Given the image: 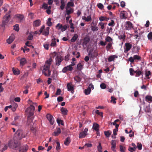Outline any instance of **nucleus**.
I'll return each mask as SVG.
<instances>
[{
    "label": "nucleus",
    "mask_w": 152,
    "mask_h": 152,
    "mask_svg": "<svg viewBox=\"0 0 152 152\" xmlns=\"http://www.w3.org/2000/svg\"><path fill=\"white\" fill-rule=\"evenodd\" d=\"M35 110V107L32 104L27 107L26 110V112L28 114L27 116V121L26 124L29 126L33 121L34 118V114Z\"/></svg>",
    "instance_id": "f257e3e1"
},
{
    "label": "nucleus",
    "mask_w": 152,
    "mask_h": 152,
    "mask_svg": "<svg viewBox=\"0 0 152 152\" xmlns=\"http://www.w3.org/2000/svg\"><path fill=\"white\" fill-rule=\"evenodd\" d=\"M52 61V60L50 58L47 60L45 63L42 72L45 76L49 77L50 75L51 71L50 70V68Z\"/></svg>",
    "instance_id": "f03ea898"
},
{
    "label": "nucleus",
    "mask_w": 152,
    "mask_h": 152,
    "mask_svg": "<svg viewBox=\"0 0 152 152\" xmlns=\"http://www.w3.org/2000/svg\"><path fill=\"white\" fill-rule=\"evenodd\" d=\"M20 145V143L17 141L14 140H11L9 141V146L12 149L16 148Z\"/></svg>",
    "instance_id": "7ed1b4c3"
},
{
    "label": "nucleus",
    "mask_w": 152,
    "mask_h": 152,
    "mask_svg": "<svg viewBox=\"0 0 152 152\" xmlns=\"http://www.w3.org/2000/svg\"><path fill=\"white\" fill-rule=\"evenodd\" d=\"M10 15L6 14L3 18L2 24L1 25L2 27H4L8 23L10 19Z\"/></svg>",
    "instance_id": "20e7f679"
},
{
    "label": "nucleus",
    "mask_w": 152,
    "mask_h": 152,
    "mask_svg": "<svg viewBox=\"0 0 152 152\" xmlns=\"http://www.w3.org/2000/svg\"><path fill=\"white\" fill-rule=\"evenodd\" d=\"M14 18L17 20V22L20 23L24 19V17L23 15L18 14L15 15Z\"/></svg>",
    "instance_id": "39448f33"
},
{
    "label": "nucleus",
    "mask_w": 152,
    "mask_h": 152,
    "mask_svg": "<svg viewBox=\"0 0 152 152\" xmlns=\"http://www.w3.org/2000/svg\"><path fill=\"white\" fill-rule=\"evenodd\" d=\"M116 35L118 36V39L120 40H122L123 41H124L126 38L125 32L122 31H120L118 34H116Z\"/></svg>",
    "instance_id": "423d86ee"
},
{
    "label": "nucleus",
    "mask_w": 152,
    "mask_h": 152,
    "mask_svg": "<svg viewBox=\"0 0 152 152\" xmlns=\"http://www.w3.org/2000/svg\"><path fill=\"white\" fill-rule=\"evenodd\" d=\"M125 28L126 29L129 30L133 28V26L131 22L126 21L125 25Z\"/></svg>",
    "instance_id": "0eeeda50"
},
{
    "label": "nucleus",
    "mask_w": 152,
    "mask_h": 152,
    "mask_svg": "<svg viewBox=\"0 0 152 152\" xmlns=\"http://www.w3.org/2000/svg\"><path fill=\"white\" fill-rule=\"evenodd\" d=\"M18 147H19V152H26L28 149V147L26 145L21 146L20 144V145Z\"/></svg>",
    "instance_id": "6e6552de"
},
{
    "label": "nucleus",
    "mask_w": 152,
    "mask_h": 152,
    "mask_svg": "<svg viewBox=\"0 0 152 152\" xmlns=\"http://www.w3.org/2000/svg\"><path fill=\"white\" fill-rule=\"evenodd\" d=\"M56 64L59 66L60 64L61 63L63 60V58L61 56H57L55 58Z\"/></svg>",
    "instance_id": "1a4fd4ad"
},
{
    "label": "nucleus",
    "mask_w": 152,
    "mask_h": 152,
    "mask_svg": "<svg viewBox=\"0 0 152 152\" xmlns=\"http://www.w3.org/2000/svg\"><path fill=\"white\" fill-rule=\"evenodd\" d=\"M125 48H124V52L127 53L132 48V45L129 43H126L125 44Z\"/></svg>",
    "instance_id": "9d476101"
},
{
    "label": "nucleus",
    "mask_w": 152,
    "mask_h": 152,
    "mask_svg": "<svg viewBox=\"0 0 152 152\" xmlns=\"http://www.w3.org/2000/svg\"><path fill=\"white\" fill-rule=\"evenodd\" d=\"M67 87L68 91H71L73 94L74 92V86L72 85V83H68L67 85Z\"/></svg>",
    "instance_id": "9b49d317"
},
{
    "label": "nucleus",
    "mask_w": 152,
    "mask_h": 152,
    "mask_svg": "<svg viewBox=\"0 0 152 152\" xmlns=\"http://www.w3.org/2000/svg\"><path fill=\"white\" fill-rule=\"evenodd\" d=\"M46 117L47 119L49 121L50 124L52 125H53L54 121L53 116L50 114H48L46 115Z\"/></svg>",
    "instance_id": "f8f14e48"
},
{
    "label": "nucleus",
    "mask_w": 152,
    "mask_h": 152,
    "mask_svg": "<svg viewBox=\"0 0 152 152\" xmlns=\"http://www.w3.org/2000/svg\"><path fill=\"white\" fill-rule=\"evenodd\" d=\"M73 69V68L72 65H69V66L64 67L62 71L63 72L65 73L67 71H71Z\"/></svg>",
    "instance_id": "ddd939ff"
},
{
    "label": "nucleus",
    "mask_w": 152,
    "mask_h": 152,
    "mask_svg": "<svg viewBox=\"0 0 152 152\" xmlns=\"http://www.w3.org/2000/svg\"><path fill=\"white\" fill-rule=\"evenodd\" d=\"M16 133L20 139H21L25 137V135L22 134V132L20 130H18Z\"/></svg>",
    "instance_id": "4468645a"
},
{
    "label": "nucleus",
    "mask_w": 152,
    "mask_h": 152,
    "mask_svg": "<svg viewBox=\"0 0 152 152\" xmlns=\"http://www.w3.org/2000/svg\"><path fill=\"white\" fill-rule=\"evenodd\" d=\"M111 144L112 145V150L113 151H115V148H116V141L115 140H112L111 142Z\"/></svg>",
    "instance_id": "2eb2a0df"
},
{
    "label": "nucleus",
    "mask_w": 152,
    "mask_h": 152,
    "mask_svg": "<svg viewBox=\"0 0 152 152\" xmlns=\"http://www.w3.org/2000/svg\"><path fill=\"white\" fill-rule=\"evenodd\" d=\"M126 12L125 11H121L120 13V16L121 19H126L127 18L126 15Z\"/></svg>",
    "instance_id": "dca6fc26"
},
{
    "label": "nucleus",
    "mask_w": 152,
    "mask_h": 152,
    "mask_svg": "<svg viewBox=\"0 0 152 152\" xmlns=\"http://www.w3.org/2000/svg\"><path fill=\"white\" fill-rule=\"evenodd\" d=\"M90 40V39L88 37H85L83 39V42L82 44L83 46L84 47V45L86 46Z\"/></svg>",
    "instance_id": "f3484780"
},
{
    "label": "nucleus",
    "mask_w": 152,
    "mask_h": 152,
    "mask_svg": "<svg viewBox=\"0 0 152 152\" xmlns=\"http://www.w3.org/2000/svg\"><path fill=\"white\" fill-rule=\"evenodd\" d=\"M82 19L84 20L85 21L89 22L91 20V15L88 16L87 17L83 16L82 18Z\"/></svg>",
    "instance_id": "a211bd4d"
},
{
    "label": "nucleus",
    "mask_w": 152,
    "mask_h": 152,
    "mask_svg": "<svg viewBox=\"0 0 152 152\" xmlns=\"http://www.w3.org/2000/svg\"><path fill=\"white\" fill-rule=\"evenodd\" d=\"M118 56L116 55H111L108 58V60L109 62L113 61L115 58H117Z\"/></svg>",
    "instance_id": "6ab92c4d"
},
{
    "label": "nucleus",
    "mask_w": 152,
    "mask_h": 152,
    "mask_svg": "<svg viewBox=\"0 0 152 152\" xmlns=\"http://www.w3.org/2000/svg\"><path fill=\"white\" fill-rule=\"evenodd\" d=\"M40 21L39 20H37L34 22L33 25L35 27H37L40 25Z\"/></svg>",
    "instance_id": "aec40b11"
},
{
    "label": "nucleus",
    "mask_w": 152,
    "mask_h": 152,
    "mask_svg": "<svg viewBox=\"0 0 152 152\" xmlns=\"http://www.w3.org/2000/svg\"><path fill=\"white\" fill-rule=\"evenodd\" d=\"M49 29L50 28L49 27H47L46 29L44 30L43 32H42V34L45 36H47L48 35L49 33Z\"/></svg>",
    "instance_id": "412c9836"
},
{
    "label": "nucleus",
    "mask_w": 152,
    "mask_h": 152,
    "mask_svg": "<svg viewBox=\"0 0 152 152\" xmlns=\"http://www.w3.org/2000/svg\"><path fill=\"white\" fill-rule=\"evenodd\" d=\"M83 68V65L81 63H78L77 66V70L80 71Z\"/></svg>",
    "instance_id": "4be33fe9"
},
{
    "label": "nucleus",
    "mask_w": 152,
    "mask_h": 152,
    "mask_svg": "<svg viewBox=\"0 0 152 152\" xmlns=\"http://www.w3.org/2000/svg\"><path fill=\"white\" fill-rule=\"evenodd\" d=\"M12 71L15 75H18L20 74V71L18 69H15L13 67L12 69Z\"/></svg>",
    "instance_id": "5701e85b"
},
{
    "label": "nucleus",
    "mask_w": 152,
    "mask_h": 152,
    "mask_svg": "<svg viewBox=\"0 0 152 152\" xmlns=\"http://www.w3.org/2000/svg\"><path fill=\"white\" fill-rule=\"evenodd\" d=\"M71 142L70 138L69 137H68L66 138L65 140L64 141V144L66 146L68 145Z\"/></svg>",
    "instance_id": "b1692460"
},
{
    "label": "nucleus",
    "mask_w": 152,
    "mask_h": 152,
    "mask_svg": "<svg viewBox=\"0 0 152 152\" xmlns=\"http://www.w3.org/2000/svg\"><path fill=\"white\" fill-rule=\"evenodd\" d=\"M61 113L63 115H66L67 114L68 110L62 107L61 108Z\"/></svg>",
    "instance_id": "393cba45"
},
{
    "label": "nucleus",
    "mask_w": 152,
    "mask_h": 152,
    "mask_svg": "<svg viewBox=\"0 0 152 152\" xmlns=\"http://www.w3.org/2000/svg\"><path fill=\"white\" fill-rule=\"evenodd\" d=\"M26 61L25 58H22L20 60V66H23L26 63Z\"/></svg>",
    "instance_id": "a878e982"
},
{
    "label": "nucleus",
    "mask_w": 152,
    "mask_h": 152,
    "mask_svg": "<svg viewBox=\"0 0 152 152\" xmlns=\"http://www.w3.org/2000/svg\"><path fill=\"white\" fill-rule=\"evenodd\" d=\"M99 20L101 21H103L104 20L107 21L109 19V18H108L106 17L101 16L99 17Z\"/></svg>",
    "instance_id": "bb28decb"
},
{
    "label": "nucleus",
    "mask_w": 152,
    "mask_h": 152,
    "mask_svg": "<svg viewBox=\"0 0 152 152\" xmlns=\"http://www.w3.org/2000/svg\"><path fill=\"white\" fill-rule=\"evenodd\" d=\"M61 132V129L60 128L57 129L56 131H55L53 133V135L55 136H58Z\"/></svg>",
    "instance_id": "cd10ccee"
},
{
    "label": "nucleus",
    "mask_w": 152,
    "mask_h": 152,
    "mask_svg": "<svg viewBox=\"0 0 152 152\" xmlns=\"http://www.w3.org/2000/svg\"><path fill=\"white\" fill-rule=\"evenodd\" d=\"M18 106V105L16 103H14L12 105V110L13 112L15 111L17 108Z\"/></svg>",
    "instance_id": "c85d7f7f"
},
{
    "label": "nucleus",
    "mask_w": 152,
    "mask_h": 152,
    "mask_svg": "<svg viewBox=\"0 0 152 152\" xmlns=\"http://www.w3.org/2000/svg\"><path fill=\"white\" fill-rule=\"evenodd\" d=\"M112 44L113 43L112 42H109L107 44L106 47V49L107 51L109 50L111 48Z\"/></svg>",
    "instance_id": "c756f323"
},
{
    "label": "nucleus",
    "mask_w": 152,
    "mask_h": 152,
    "mask_svg": "<svg viewBox=\"0 0 152 152\" xmlns=\"http://www.w3.org/2000/svg\"><path fill=\"white\" fill-rule=\"evenodd\" d=\"M134 73L136 74L135 75L136 77H139L142 74V72L140 70H137L134 72Z\"/></svg>",
    "instance_id": "7c9ffc66"
},
{
    "label": "nucleus",
    "mask_w": 152,
    "mask_h": 152,
    "mask_svg": "<svg viewBox=\"0 0 152 152\" xmlns=\"http://www.w3.org/2000/svg\"><path fill=\"white\" fill-rule=\"evenodd\" d=\"M61 4L60 8L61 10H63L65 6L64 0H61Z\"/></svg>",
    "instance_id": "2f4dec72"
},
{
    "label": "nucleus",
    "mask_w": 152,
    "mask_h": 152,
    "mask_svg": "<svg viewBox=\"0 0 152 152\" xmlns=\"http://www.w3.org/2000/svg\"><path fill=\"white\" fill-rule=\"evenodd\" d=\"M78 37V35L77 34L74 35L72 38L71 39V41L72 42H75L77 40Z\"/></svg>",
    "instance_id": "473e14b6"
},
{
    "label": "nucleus",
    "mask_w": 152,
    "mask_h": 152,
    "mask_svg": "<svg viewBox=\"0 0 152 152\" xmlns=\"http://www.w3.org/2000/svg\"><path fill=\"white\" fill-rule=\"evenodd\" d=\"M93 129L95 130L96 131H97L99 130V125L96 123H94V124L93 126Z\"/></svg>",
    "instance_id": "72a5a7b5"
},
{
    "label": "nucleus",
    "mask_w": 152,
    "mask_h": 152,
    "mask_svg": "<svg viewBox=\"0 0 152 152\" xmlns=\"http://www.w3.org/2000/svg\"><path fill=\"white\" fill-rule=\"evenodd\" d=\"M56 39L54 38L52 39V42L50 44V46L51 47H54L56 45Z\"/></svg>",
    "instance_id": "f704fd0d"
},
{
    "label": "nucleus",
    "mask_w": 152,
    "mask_h": 152,
    "mask_svg": "<svg viewBox=\"0 0 152 152\" xmlns=\"http://www.w3.org/2000/svg\"><path fill=\"white\" fill-rule=\"evenodd\" d=\"M104 134L107 137H109L111 134V132L109 130L104 132Z\"/></svg>",
    "instance_id": "c9c22d12"
},
{
    "label": "nucleus",
    "mask_w": 152,
    "mask_h": 152,
    "mask_svg": "<svg viewBox=\"0 0 152 152\" xmlns=\"http://www.w3.org/2000/svg\"><path fill=\"white\" fill-rule=\"evenodd\" d=\"M87 135L85 132H81L79 134V138H82L84 137Z\"/></svg>",
    "instance_id": "e433bc0d"
},
{
    "label": "nucleus",
    "mask_w": 152,
    "mask_h": 152,
    "mask_svg": "<svg viewBox=\"0 0 152 152\" xmlns=\"http://www.w3.org/2000/svg\"><path fill=\"white\" fill-rule=\"evenodd\" d=\"M74 0H70V1L67 4V7H68L70 6L73 7L74 6V4L73 1Z\"/></svg>",
    "instance_id": "4c0bfd02"
},
{
    "label": "nucleus",
    "mask_w": 152,
    "mask_h": 152,
    "mask_svg": "<svg viewBox=\"0 0 152 152\" xmlns=\"http://www.w3.org/2000/svg\"><path fill=\"white\" fill-rule=\"evenodd\" d=\"M105 42H112L113 40V39L111 38L109 36H107V37L106 38H105Z\"/></svg>",
    "instance_id": "58836bf2"
},
{
    "label": "nucleus",
    "mask_w": 152,
    "mask_h": 152,
    "mask_svg": "<svg viewBox=\"0 0 152 152\" xmlns=\"http://www.w3.org/2000/svg\"><path fill=\"white\" fill-rule=\"evenodd\" d=\"M98 150L99 152H102V147L101 146V143L100 142H99V145L97 147Z\"/></svg>",
    "instance_id": "ea45409f"
},
{
    "label": "nucleus",
    "mask_w": 152,
    "mask_h": 152,
    "mask_svg": "<svg viewBox=\"0 0 152 152\" xmlns=\"http://www.w3.org/2000/svg\"><path fill=\"white\" fill-rule=\"evenodd\" d=\"M145 100L149 101H152V97L150 96L147 95L145 97Z\"/></svg>",
    "instance_id": "a19ab883"
},
{
    "label": "nucleus",
    "mask_w": 152,
    "mask_h": 152,
    "mask_svg": "<svg viewBox=\"0 0 152 152\" xmlns=\"http://www.w3.org/2000/svg\"><path fill=\"white\" fill-rule=\"evenodd\" d=\"M62 25L60 23H58L57 24L56 26V29H57L58 30H59L61 29V28L62 27Z\"/></svg>",
    "instance_id": "79ce46f5"
},
{
    "label": "nucleus",
    "mask_w": 152,
    "mask_h": 152,
    "mask_svg": "<svg viewBox=\"0 0 152 152\" xmlns=\"http://www.w3.org/2000/svg\"><path fill=\"white\" fill-rule=\"evenodd\" d=\"M14 27V30L17 31H18L19 30V25L18 24H16L13 26Z\"/></svg>",
    "instance_id": "37998d69"
},
{
    "label": "nucleus",
    "mask_w": 152,
    "mask_h": 152,
    "mask_svg": "<svg viewBox=\"0 0 152 152\" xmlns=\"http://www.w3.org/2000/svg\"><path fill=\"white\" fill-rule=\"evenodd\" d=\"M145 77H147L148 79H149V77H148L151 75V71H148L147 72L145 71Z\"/></svg>",
    "instance_id": "c03bdc74"
},
{
    "label": "nucleus",
    "mask_w": 152,
    "mask_h": 152,
    "mask_svg": "<svg viewBox=\"0 0 152 152\" xmlns=\"http://www.w3.org/2000/svg\"><path fill=\"white\" fill-rule=\"evenodd\" d=\"M98 27H97L96 26H91V30L93 31H96L98 30Z\"/></svg>",
    "instance_id": "a18cd8bd"
},
{
    "label": "nucleus",
    "mask_w": 152,
    "mask_h": 152,
    "mask_svg": "<svg viewBox=\"0 0 152 152\" xmlns=\"http://www.w3.org/2000/svg\"><path fill=\"white\" fill-rule=\"evenodd\" d=\"M91 91V89L88 88L87 89H85L84 91V93L86 95H87L90 94Z\"/></svg>",
    "instance_id": "49530a36"
},
{
    "label": "nucleus",
    "mask_w": 152,
    "mask_h": 152,
    "mask_svg": "<svg viewBox=\"0 0 152 152\" xmlns=\"http://www.w3.org/2000/svg\"><path fill=\"white\" fill-rule=\"evenodd\" d=\"M51 19L50 18H49L48 19L47 23L49 26H51L52 25V23L51 21Z\"/></svg>",
    "instance_id": "de8ad7c7"
},
{
    "label": "nucleus",
    "mask_w": 152,
    "mask_h": 152,
    "mask_svg": "<svg viewBox=\"0 0 152 152\" xmlns=\"http://www.w3.org/2000/svg\"><path fill=\"white\" fill-rule=\"evenodd\" d=\"M15 39V37L14 34H12L11 36L9 37L8 39L11 40V41L9 42L10 43H12L14 40Z\"/></svg>",
    "instance_id": "09e8293b"
},
{
    "label": "nucleus",
    "mask_w": 152,
    "mask_h": 152,
    "mask_svg": "<svg viewBox=\"0 0 152 152\" xmlns=\"http://www.w3.org/2000/svg\"><path fill=\"white\" fill-rule=\"evenodd\" d=\"M15 39V37L14 34H12L11 36L9 37L8 39L11 40V41L9 42L10 43H12L14 40Z\"/></svg>",
    "instance_id": "8fccbe9b"
},
{
    "label": "nucleus",
    "mask_w": 152,
    "mask_h": 152,
    "mask_svg": "<svg viewBox=\"0 0 152 152\" xmlns=\"http://www.w3.org/2000/svg\"><path fill=\"white\" fill-rule=\"evenodd\" d=\"M57 122L59 125H60V124H61L62 125H64V123L63 121L61 119H58L57 120Z\"/></svg>",
    "instance_id": "3c124183"
},
{
    "label": "nucleus",
    "mask_w": 152,
    "mask_h": 152,
    "mask_svg": "<svg viewBox=\"0 0 152 152\" xmlns=\"http://www.w3.org/2000/svg\"><path fill=\"white\" fill-rule=\"evenodd\" d=\"M74 79L77 82H79L81 80L80 78L78 76H75L74 77Z\"/></svg>",
    "instance_id": "603ef678"
},
{
    "label": "nucleus",
    "mask_w": 152,
    "mask_h": 152,
    "mask_svg": "<svg viewBox=\"0 0 152 152\" xmlns=\"http://www.w3.org/2000/svg\"><path fill=\"white\" fill-rule=\"evenodd\" d=\"M97 6L98 8L101 10L103 9L104 7L103 5L101 3L98 4L97 5Z\"/></svg>",
    "instance_id": "864d4df0"
},
{
    "label": "nucleus",
    "mask_w": 152,
    "mask_h": 152,
    "mask_svg": "<svg viewBox=\"0 0 152 152\" xmlns=\"http://www.w3.org/2000/svg\"><path fill=\"white\" fill-rule=\"evenodd\" d=\"M73 12L72 9L70 8L69 10L66 9V14L67 15H69Z\"/></svg>",
    "instance_id": "5fc2aeb1"
},
{
    "label": "nucleus",
    "mask_w": 152,
    "mask_h": 152,
    "mask_svg": "<svg viewBox=\"0 0 152 152\" xmlns=\"http://www.w3.org/2000/svg\"><path fill=\"white\" fill-rule=\"evenodd\" d=\"M133 58L134 60H139L141 59V57L137 55H134L133 56Z\"/></svg>",
    "instance_id": "6e6d98bb"
},
{
    "label": "nucleus",
    "mask_w": 152,
    "mask_h": 152,
    "mask_svg": "<svg viewBox=\"0 0 152 152\" xmlns=\"http://www.w3.org/2000/svg\"><path fill=\"white\" fill-rule=\"evenodd\" d=\"M95 113L96 114H98V115H99L100 116H101L102 117H103L102 113V112H100L99 110H95Z\"/></svg>",
    "instance_id": "4d7b16f0"
},
{
    "label": "nucleus",
    "mask_w": 152,
    "mask_h": 152,
    "mask_svg": "<svg viewBox=\"0 0 152 152\" xmlns=\"http://www.w3.org/2000/svg\"><path fill=\"white\" fill-rule=\"evenodd\" d=\"M137 147L138 149L139 150H140L142 149V145L141 143L139 142L137 143Z\"/></svg>",
    "instance_id": "13d9d810"
},
{
    "label": "nucleus",
    "mask_w": 152,
    "mask_h": 152,
    "mask_svg": "<svg viewBox=\"0 0 152 152\" xmlns=\"http://www.w3.org/2000/svg\"><path fill=\"white\" fill-rule=\"evenodd\" d=\"M33 38V36L32 34L30 33L29 35L27 38V40H32Z\"/></svg>",
    "instance_id": "bf43d9fd"
},
{
    "label": "nucleus",
    "mask_w": 152,
    "mask_h": 152,
    "mask_svg": "<svg viewBox=\"0 0 152 152\" xmlns=\"http://www.w3.org/2000/svg\"><path fill=\"white\" fill-rule=\"evenodd\" d=\"M56 143L57 144V145L56 146V150H59L61 148L60 145V143L59 142H57Z\"/></svg>",
    "instance_id": "052dcab7"
},
{
    "label": "nucleus",
    "mask_w": 152,
    "mask_h": 152,
    "mask_svg": "<svg viewBox=\"0 0 152 152\" xmlns=\"http://www.w3.org/2000/svg\"><path fill=\"white\" fill-rule=\"evenodd\" d=\"M48 4L44 3L42 5V8L44 9H47L48 8Z\"/></svg>",
    "instance_id": "680f3d73"
},
{
    "label": "nucleus",
    "mask_w": 152,
    "mask_h": 152,
    "mask_svg": "<svg viewBox=\"0 0 152 152\" xmlns=\"http://www.w3.org/2000/svg\"><path fill=\"white\" fill-rule=\"evenodd\" d=\"M8 7V6L7 5H6L5 7H3L1 8V9L2 10H4V12H6L7 10V8Z\"/></svg>",
    "instance_id": "e2e57ef3"
},
{
    "label": "nucleus",
    "mask_w": 152,
    "mask_h": 152,
    "mask_svg": "<svg viewBox=\"0 0 152 152\" xmlns=\"http://www.w3.org/2000/svg\"><path fill=\"white\" fill-rule=\"evenodd\" d=\"M136 149L135 148L129 147L128 150L131 152H133L135 151Z\"/></svg>",
    "instance_id": "0e129e2a"
},
{
    "label": "nucleus",
    "mask_w": 152,
    "mask_h": 152,
    "mask_svg": "<svg viewBox=\"0 0 152 152\" xmlns=\"http://www.w3.org/2000/svg\"><path fill=\"white\" fill-rule=\"evenodd\" d=\"M130 74L131 75H133L134 74L133 72L134 73L135 71L133 69L130 68L129 69Z\"/></svg>",
    "instance_id": "69168bd1"
},
{
    "label": "nucleus",
    "mask_w": 152,
    "mask_h": 152,
    "mask_svg": "<svg viewBox=\"0 0 152 152\" xmlns=\"http://www.w3.org/2000/svg\"><path fill=\"white\" fill-rule=\"evenodd\" d=\"M100 87L102 89H104L106 88V85L104 83H102L100 84Z\"/></svg>",
    "instance_id": "338daca9"
},
{
    "label": "nucleus",
    "mask_w": 152,
    "mask_h": 152,
    "mask_svg": "<svg viewBox=\"0 0 152 152\" xmlns=\"http://www.w3.org/2000/svg\"><path fill=\"white\" fill-rule=\"evenodd\" d=\"M148 37L149 39H152V32H150L148 34Z\"/></svg>",
    "instance_id": "774afa93"
}]
</instances>
